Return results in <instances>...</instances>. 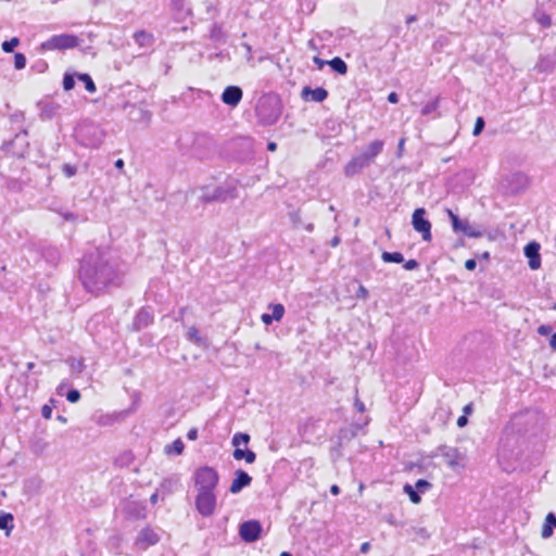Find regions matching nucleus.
I'll list each match as a JSON object with an SVG mask.
<instances>
[{
  "label": "nucleus",
  "instance_id": "nucleus-15",
  "mask_svg": "<svg viewBox=\"0 0 556 556\" xmlns=\"http://www.w3.org/2000/svg\"><path fill=\"white\" fill-rule=\"evenodd\" d=\"M252 483V477L242 469L235 471V478L230 484L229 492L232 494L240 493L244 488L250 486Z\"/></svg>",
  "mask_w": 556,
  "mask_h": 556
},
{
  "label": "nucleus",
  "instance_id": "nucleus-61",
  "mask_svg": "<svg viewBox=\"0 0 556 556\" xmlns=\"http://www.w3.org/2000/svg\"><path fill=\"white\" fill-rule=\"evenodd\" d=\"M467 424H468V418L466 417V415H463V416L458 417V419H457V426L458 427L463 428Z\"/></svg>",
  "mask_w": 556,
  "mask_h": 556
},
{
  "label": "nucleus",
  "instance_id": "nucleus-1",
  "mask_svg": "<svg viewBox=\"0 0 556 556\" xmlns=\"http://www.w3.org/2000/svg\"><path fill=\"white\" fill-rule=\"evenodd\" d=\"M78 277L87 292L100 295L122 285L123 270L110 250L97 248L83 256Z\"/></svg>",
  "mask_w": 556,
  "mask_h": 556
},
{
  "label": "nucleus",
  "instance_id": "nucleus-26",
  "mask_svg": "<svg viewBox=\"0 0 556 556\" xmlns=\"http://www.w3.org/2000/svg\"><path fill=\"white\" fill-rule=\"evenodd\" d=\"M327 65H329L331 70L337 74L345 75L348 73L346 63L339 56H336L330 61H327Z\"/></svg>",
  "mask_w": 556,
  "mask_h": 556
},
{
  "label": "nucleus",
  "instance_id": "nucleus-55",
  "mask_svg": "<svg viewBox=\"0 0 556 556\" xmlns=\"http://www.w3.org/2000/svg\"><path fill=\"white\" fill-rule=\"evenodd\" d=\"M477 267V262L473 258H469L465 262V268L467 270H473Z\"/></svg>",
  "mask_w": 556,
  "mask_h": 556
},
{
  "label": "nucleus",
  "instance_id": "nucleus-47",
  "mask_svg": "<svg viewBox=\"0 0 556 556\" xmlns=\"http://www.w3.org/2000/svg\"><path fill=\"white\" fill-rule=\"evenodd\" d=\"M290 220L295 228H300L303 226L301 214L299 211H294L290 213Z\"/></svg>",
  "mask_w": 556,
  "mask_h": 556
},
{
  "label": "nucleus",
  "instance_id": "nucleus-20",
  "mask_svg": "<svg viewBox=\"0 0 556 556\" xmlns=\"http://www.w3.org/2000/svg\"><path fill=\"white\" fill-rule=\"evenodd\" d=\"M135 42L141 49H150L155 42V37L153 34L148 33L143 29L137 30L132 36Z\"/></svg>",
  "mask_w": 556,
  "mask_h": 556
},
{
  "label": "nucleus",
  "instance_id": "nucleus-49",
  "mask_svg": "<svg viewBox=\"0 0 556 556\" xmlns=\"http://www.w3.org/2000/svg\"><path fill=\"white\" fill-rule=\"evenodd\" d=\"M66 400L71 403H76L80 400V392L77 389H72L66 393Z\"/></svg>",
  "mask_w": 556,
  "mask_h": 556
},
{
  "label": "nucleus",
  "instance_id": "nucleus-4",
  "mask_svg": "<svg viewBox=\"0 0 556 556\" xmlns=\"http://www.w3.org/2000/svg\"><path fill=\"white\" fill-rule=\"evenodd\" d=\"M193 480L197 492H215L219 475L213 467L203 466L195 470Z\"/></svg>",
  "mask_w": 556,
  "mask_h": 556
},
{
  "label": "nucleus",
  "instance_id": "nucleus-31",
  "mask_svg": "<svg viewBox=\"0 0 556 556\" xmlns=\"http://www.w3.org/2000/svg\"><path fill=\"white\" fill-rule=\"evenodd\" d=\"M185 450L181 439H176L172 444L165 446L164 451L167 455H180Z\"/></svg>",
  "mask_w": 556,
  "mask_h": 556
},
{
  "label": "nucleus",
  "instance_id": "nucleus-16",
  "mask_svg": "<svg viewBox=\"0 0 556 556\" xmlns=\"http://www.w3.org/2000/svg\"><path fill=\"white\" fill-rule=\"evenodd\" d=\"M371 163L362 153L353 156L344 167V174L348 177H353L358 174L363 168L369 166Z\"/></svg>",
  "mask_w": 556,
  "mask_h": 556
},
{
  "label": "nucleus",
  "instance_id": "nucleus-58",
  "mask_svg": "<svg viewBox=\"0 0 556 556\" xmlns=\"http://www.w3.org/2000/svg\"><path fill=\"white\" fill-rule=\"evenodd\" d=\"M313 62L317 65L319 70H321L327 64V61L320 59L317 55L313 58Z\"/></svg>",
  "mask_w": 556,
  "mask_h": 556
},
{
  "label": "nucleus",
  "instance_id": "nucleus-52",
  "mask_svg": "<svg viewBox=\"0 0 556 556\" xmlns=\"http://www.w3.org/2000/svg\"><path fill=\"white\" fill-rule=\"evenodd\" d=\"M403 267L406 270H414L419 267V263L416 260H408L404 263Z\"/></svg>",
  "mask_w": 556,
  "mask_h": 556
},
{
  "label": "nucleus",
  "instance_id": "nucleus-21",
  "mask_svg": "<svg viewBox=\"0 0 556 556\" xmlns=\"http://www.w3.org/2000/svg\"><path fill=\"white\" fill-rule=\"evenodd\" d=\"M179 486V478L172 476L165 478L159 485L157 490L161 492V496L164 498L167 495L173 494Z\"/></svg>",
  "mask_w": 556,
  "mask_h": 556
},
{
  "label": "nucleus",
  "instance_id": "nucleus-54",
  "mask_svg": "<svg viewBox=\"0 0 556 556\" xmlns=\"http://www.w3.org/2000/svg\"><path fill=\"white\" fill-rule=\"evenodd\" d=\"M51 415H52V408L49 405H47V404L43 405L42 408H41V416L45 419H50Z\"/></svg>",
  "mask_w": 556,
  "mask_h": 556
},
{
  "label": "nucleus",
  "instance_id": "nucleus-53",
  "mask_svg": "<svg viewBox=\"0 0 556 556\" xmlns=\"http://www.w3.org/2000/svg\"><path fill=\"white\" fill-rule=\"evenodd\" d=\"M355 295L357 299L365 300L368 296V290L363 285H359Z\"/></svg>",
  "mask_w": 556,
  "mask_h": 556
},
{
  "label": "nucleus",
  "instance_id": "nucleus-19",
  "mask_svg": "<svg viewBox=\"0 0 556 556\" xmlns=\"http://www.w3.org/2000/svg\"><path fill=\"white\" fill-rule=\"evenodd\" d=\"M153 321V314L148 308H141L135 317L132 327L135 330H141Z\"/></svg>",
  "mask_w": 556,
  "mask_h": 556
},
{
  "label": "nucleus",
  "instance_id": "nucleus-63",
  "mask_svg": "<svg viewBox=\"0 0 556 556\" xmlns=\"http://www.w3.org/2000/svg\"><path fill=\"white\" fill-rule=\"evenodd\" d=\"M386 521L392 526H397V521L394 517V515L390 514L388 516L384 517Z\"/></svg>",
  "mask_w": 556,
  "mask_h": 556
},
{
  "label": "nucleus",
  "instance_id": "nucleus-27",
  "mask_svg": "<svg viewBox=\"0 0 556 556\" xmlns=\"http://www.w3.org/2000/svg\"><path fill=\"white\" fill-rule=\"evenodd\" d=\"M361 430V426L358 424H352L348 428H342L339 431V439L340 440H352L355 438Z\"/></svg>",
  "mask_w": 556,
  "mask_h": 556
},
{
  "label": "nucleus",
  "instance_id": "nucleus-37",
  "mask_svg": "<svg viewBox=\"0 0 556 556\" xmlns=\"http://www.w3.org/2000/svg\"><path fill=\"white\" fill-rule=\"evenodd\" d=\"M10 123L12 125L13 130L17 131L18 126H24V114L22 112H16L10 116Z\"/></svg>",
  "mask_w": 556,
  "mask_h": 556
},
{
  "label": "nucleus",
  "instance_id": "nucleus-35",
  "mask_svg": "<svg viewBox=\"0 0 556 556\" xmlns=\"http://www.w3.org/2000/svg\"><path fill=\"white\" fill-rule=\"evenodd\" d=\"M509 180L517 184L520 189H525L528 185V177L520 172L511 174Z\"/></svg>",
  "mask_w": 556,
  "mask_h": 556
},
{
  "label": "nucleus",
  "instance_id": "nucleus-40",
  "mask_svg": "<svg viewBox=\"0 0 556 556\" xmlns=\"http://www.w3.org/2000/svg\"><path fill=\"white\" fill-rule=\"evenodd\" d=\"M438 108H439V98H435L433 101L428 102L427 104L424 105V108L421 110V114L429 115V114L435 112Z\"/></svg>",
  "mask_w": 556,
  "mask_h": 556
},
{
  "label": "nucleus",
  "instance_id": "nucleus-9",
  "mask_svg": "<svg viewBox=\"0 0 556 556\" xmlns=\"http://www.w3.org/2000/svg\"><path fill=\"white\" fill-rule=\"evenodd\" d=\"M194 505L202 517H211L216 509L217 496L215 492H197Z\"/></svg>",
  "mask_w": 556,
  "mask_h": 556
},
{
  "label": "nucleus",
  "instance_id": "nucleus-12",
  "mask_svg": "<svg viewBox=\"0 0 556 556\" xmlns=\"http://www.w3.org/2000/svg\"><path fill=\"white\" fill-rule=\"evenodd\" d=\"M263 528L258 520H248L240 525L239 535L245 543L256 542L262 534Z\"/></svg>",
  "mask_w": 556,
  "mask_h": 556
},
{
  "label": "nucleus",
  "instance_id": "nucleus-29",
  "mask_svg": "<svg viewBox=\"0 0 556 556\" xmlns=\"http://www.w3.org/2000/svg\"><path fill=\"white\" fill-rule=\"evenodd\" d=\"M458 232H463L465 236L469 238H480L482 237V231L476 229L471 226L468 220H463L460 223V228H458Z\"/></svg>",
  "mask_w": 556,
  "mask_h": 556
},
{
  "label": "nucleus",
  "instance_id": "nucleus-57",
  "mask_svg": "<svg viewBox=\"0 0 556 556\" xmlns=\"http://www.w3.org/2000/svg\"><path fill=\"white\" fill-rule=\"evenodd\" d=\"M552 331L551 326L542 325L539 327L538 332L542 336H546Z\"/></svg>",
  "mask_w": 556,
  "mask_h": 556
},
{
  "label": "nucleus",
  "instance_id": "nucleus-17",
  "mask_svg": "<svg viewBox=\"0 0 556 556\" xmlns=\"http://www.w3.org/2000/svg\"><path fill=\"white\" fill-rule=\"evenodd\" d=\"M328 91L324 87L313 89L309 86H305L301 91V98L306 102L313 101L321 103L328 98Z\"/></svg>",
  "mask_w": 556,
  "mask_h": 556
},
{
  "label": "nucleus",
  "instance_id": "nucleus-23",
  "mask_svg": "<svg viewBox=\"0 0 556 556\" xmlns=\"http://www.w3.org/2000/svg\"><path fill=\"white\" fill-rule=\"evenodd\" d=\"M41 254L42 257L51 265H56L61 260V252L56 247H45Z\"/></svg>",
  "mask_w": 556,
  "mask_h": 556
},
{
  "label": "nucleus",
  "instance_id": "nucleus-62",
  "mask_svg": "<svg viewBox=\"0 0 556 556\" xmlns=\"http://www.w3.org/2000/svg\"><path fill=\"white\" fill-rule=\"evenodd\" d=\"M138 112H139V114H140L142 119L149 121L151 118V113L150 112H148V111H146L143 109H138Z\"/></svg>",
  "mask_w": 556,
  "mask_h": 556
},
{
  "label": "nucleus",
  "instance_id": "nucleus-3",
  "mask_svg": "<svg viewBox=\"0 0 556 556\" xmlns=\"http://www.w3.org/2000/svg\"><path fill=\"white\" fill-rule=\"evenodd\" d=\"M77 141L87 148H98L103 142L105 134L91 122L81 123L75 130Z\"/></svg>",
  "mask_w": 556,
  "mask_h": 556
},
{
  "label": "nucleus",
  "instance_id": "nucleus-11",
  "mask_svg": "<svg viewBox=\"0 0 556 556\" xmlns=\"http://www.w3.org/2000/svg\"><path fill=\"white\" fill-rule=\"evenodd\" d=\"M426 213L424 207L416 208L412 216V225L417 232L421 233L425 241H430L431 223L425 217Z\"/></svg>",
  "mask_w": 556,
  "mask_h": 556
},
{
  "label": "nucleus",
  "instance_id": "nucleus-46",
  "mask_svg": "<svg viewBox=\"0 0 556 556\" xmlns=\"http://www.w3.org/2000/svg\"><path fill=\"white\" fill-rule=\"evenodd\" d=\"M484 126H485V122H484L483 117L479 116L476 119V123H475V126H473V130H472V135L473 136H479L482 132Z\"/></svg>",
  "mask_w": 556,
  "mask_h": 556
},
{
  "label": "nucleus",
  "instance_id": "nucleus-56",
  "mask_svg": "<svg viewBox=\"0 0 556 556\" xmlns=\"http://www.w3.org/2000/svg\"><path fill=\"white\" fill-rule=\"evenodd\" d=\"M198 438V429L197 428H191L189 429V431L187 432V439L188 440H197Z\"/></svg>",
  "mask_w": 556,
  "mask_h": 556
},
{
  "label": "nucleus",
  "instance_id": "nucleus-25",
  "mask_svg": "<svg viewBox=\"0 0 556 556\" xmlns=\"http://www.w3.org/2000/svg\"><path fill=\"white\" fill-rule=\"evenodd\" d=\"M232 456L236 460H245L248 464H253L256 459V454L249 448H235Z\"/></svg>",
  "mask_w": 556,
  "mask_h": 556
},
{
  "label": "nucleus",
  "instance_id": "nucleus-8",
  "mask_svg": "<svg viewBox=\"0 0 556 556\" xmlns=\"http://www.w3.org/2000/svg\"><path fill=\"white\" fill-rule=\"evenodd\" d=\"M78 46V38L74 35L62 34L54 35L48 40L40 45V49L43 51L48 50H65L72 49Z\"/></svg>",
  "mask_w": 556,
  "mask_h": 556
},
{
  "label": "nucleus",
  "instance_id": "nucleus-10",
  "mask_svg": "<svg viewBox=\"0 0 556 556\" xmlns=\"http://www.w3.org/2000/svg\"><path fill=\"white\" fill-rule=\"evenodd\" d=\"M442 456L445 460V464L455 469L460 466V460L464 459L465 455L456 447L448 446L445 444H441L433 451L430 455L431 458Z\"/></svg>",
  "mask_w": 556,
  "mask_h": 556
},
{
  "label": "nucleus",
  "instance_id": "nucleus-28",
  "mask_svg": "<svg viewBox=\"0 0 556 556\" xmlns=\"http://www.w3.org/2000/svg\"><path fill=\"white\" fill-rule=\"evenodd\" d=\"M533 18L535 20L536 23H539L544 28H548L552 26L551 15L541 9H536L534 11Z\"/></svg>",
  "mask_w": 556,
  "mask_h": 556
},
{
  "label": "nucleus",
  "instance_id": "nucleus-6",
  "mask_svg": "<svg viewBox=\"0 0 556 556\" xmlns=\"http://www.w3.org/2000/svg\"><path fill=\"white\" fill-rule=\"evenodd\" d=\"M237 186L233 182H225L216 187L212 192L208 190H203L200 200L203 203L211 202H226L227 200L237 198Z\"/></svg>",
  "mask_w": 556,
  "mask_h": 556
},
{
  "label": "nucleus",
  "instance_id": "nucleus-36",
  "mask_svg": "<svg viewBox=\"0 0 556 556\" xmlns=\"http://www.w3.org/2000/svg\"><path fill=\"white\" fill-rule=\"evenodd\" d=\"M404 492L409 496V500L414 504H418L421 501V497L419 495V492L410 484L404 485Z\"/></svg>",
  "mask_w": 556,
  "mask_h": 556
},
{
  "label": "nucleus",
  "instance_id": "nucleus-32",
  "mask_svg": "<svg viewBox=\"0 0 556 556\" xmlns=\"http://www.w3.org/2000/svg\"><path fill=\"white\" fill-rule=\"evenodd\" d=\"M384 263H403L404 256L401 252H387L384 251L381 255Z\"/></svg>",
  "mask_w": 556,
  "mask_h": 556
},
{
  "label": "nucleus",
  "instance_id": "nucleus-22",
  "mask_svg": "<svg viewBox=\"0 0 556 556\" xmlns=\"http://www.w3.org/2000/svg\"><path fill=\"white\" fill-rule=\"evenodd\" d=\"M384 142L382 140H374L361 153L372 163L375 157L382 152Z\"/></svg>",
  "mask_w": 556,
  "mask_h": 556
},
{
  "label": "nucleus",
  "instance_id": "nucleus-13",
  "mask_svg": "<svg viewBox=\"0 0 556 556\" xmlns=\"http://www.w3.org/2000/svg\"><path fill=\"white\" fill-rule=\"evenodd\" d=\"M541 245L536 241H531L523 249L525 256L528 258L529 267L536 270L541 267Z\"/></svg>",
  "mask_w": 556,
  "mask_h": 556
},
{
  "label": "nucleus",
  "instance_id": "nucleus-44",
  "mask_svg": "<svg viewBox=\"0 0 556 556\" xmlns=\"http://www.w3.org/2000/svg\"><path fill=\"white\" fill-rule=\"evenodd\" d=\"M14 66L16 70H23L26 66V56L23 53L14 54Z\"/></svg>",
  "mask_w": 556,
  "mask_h": 556
},
{
  "label": "nucleus",
  "instance_id": "nucleus-33",
  "mask_svg": "<svg viewBox=\"0 0 556 556\" xmlns=\"http://www.w3.org/2000/svg\"><path fill=\"white\" fill-rule=\"evenodd\" d=\"M77 78H78V80L84 83L85 88L88 92H90V93L96 92V90H97L96 84L89 74H87V73L78 74Z\"/></svg>",
  "mask_w": 556,
  "mask_h": 556
},
{
  "label": "nucleus",
  "instance_id": "nucleus-50",
  "mask_svg": "<svg viewBox=\"0 0 556 556\" xmlns=\"http://www.w3.org/2000/svg\"><path fill=\"white\" fill-rule=\"evenodd\" d=\"M431 486V483L428 482L427 480L425 479H419L417 480L416 484H415V489L418 491V492H425L427 491L429 488Z\"/></svg>",
  "mask_w": 556,
  "mask_h": 556
},
{
  "label": "nucleus",
  "instance_id": "nucleus-59",
  "mask_svg": "<svg viewBox=\"0 0 556 556\" xmlns=\"http://www.w3.org/2000/svg\"><path fill=\"white\" fill-rule=\"evenodd\" d=\"M62 216H63V218L65 220L75 222L77 219V216L74 213H71V212L62 213Z\"/></svg>",
  "mask_w": 556,
  "mask_h": 556
},
{
  "label": "nucleus",
  "instance_id": "nucleus-45",
  "mask_svg": "<svg viewBox=\"0 0 556 556\" xmlns=\"http://www.w3.org/2000/svg\"><path fill=\"white\" fill-rule=\"evenodd\" d=\"M62 173L65 177L71 178L76 175L77 167L75 165H71L68 163L63 164L62 166Z\"/></svg>",
  "mask_w": 556,
  "mask_h": 556
},
{
  "label": "nucleus",
  "instance_id": "nucleus-2",
  "mask_svg": "<svg viewBox=\"0 0 556 556\" xmlns=\"http://www.w3.org/2000/svg\"><path fill=\"white\" fill-rule=\"evenodd\" d=\"M255 112L262 125H274L282 113L281 100L275 94L263 96L256 104Z\"/></svg>",
  "mask_w": 556,
  "mask_h": 556
},
{
  "label": "nucleus",
  "instance_id": "nucleus-14",
  "mask_svg": "<svg viewBox=\"0 0 556 556\" xmlns=\"http://www.w3.org/2000/svg\"><path fill=\"white\" fill-rule=\"evenodd\" d=\"M242 97H243L242 89L239 86L231 85V86H227L224 89V91L220 96V100L226 105L236 108L241 102Z\"/></svg>",
  "mask_w": 556,
  "mask_h": 556
},
{
  "label": "nucleus",
  "instance_id": "nucleus-24",
  "mask_svg": "<svg viewBox=\"0 0 556 556\" xmlns=\"http://www.w3.org/2000/svg\"><path fill=\"white\" fill-rule=\"evenodd\" d=\"M554 529H556V516L553 513H548L547 516L545 517V521L542 528V538H551Z\"/></svg>",
  "mask_w": 556,
  "mask_h": 556
},
{
  "label": "nucleus",
  "instance_id": "nucleus-51",
  "mask_svg": "<svg viewBox=\"0 0 556 556\" xmlns=\"http://www.w3.org/2000/svg\"><path fill=\"white\" fill-rule=\"evenodd\" d=\"M132 459V456L130 453H125L124 455L119 456L117 459H116V464L121 465V466H126L128 465Z\"/></svg>",
  "mask_w": 556,
  "mask_h": 556
},
{
  "label": "nucleus",
  "instance_id": "nucleus-48",
  "mask_svg": "<svg viewBox=\"0 0 556 556\" xmlns=\"http://www.w3.org/2000/svg\"><path fill=\"white\" fill-rule=\"evenodd\" d=\"M31 70L37 73H45L48 70V63L45 60H38L31 65Z\"/></svg>",
  "mask_w": 556,
  "mask_h": 556
},
{
  "label": "nucleus",
  "instance_id": "nucleus-41",
  "mask_svg": "<svg viewBox=\"0 0 556 556\" xmlns=\"http://www.w3.org/2000/svg\"><path fill=\"white\" fill-rule=\"evenodd\" d=\"M20 43L18 38L13 37L10 40H5L2 43V50L7 53L13 52L14 48Z\"/></svg>",
  "mask_w": 556,
  "mask_h": 556
},
{
  "label": "nucleus",
  "instance_id": "nucleus-7",
  "mask_svg": "<svg viewBox=\"0 0 556 556\" xmlns=\"http://www.w3.org/2000/svg\"><path fill=\"white\" fill-rule=\"evenodd\" d=\"M28 132L25 126L20 125L13 139L4 141L2 149L14 156H24L28 150Z\"/></svg>",
  "mask_w": 556,
  "mask_h": 556
},
{
  "label": "nucleus",
  "instance_id": "nucleus-60",
  "mask_svg": "<svg viewBox=\"0 0 556 556\" xmlns=\"http://www.w3.org/2000/svg\"><path fill=\"white\" fill-rule=\"evenodd\" d=\"M261 319L265 325H270L275 320V318H271V314H263Z\"/></svg>",
  "mask_w": 556,
  "mask_h": 556
},
{
  "label": "nucleus",
  "instance_id": "nucleus-18",
  "mask_svg": "<svg viewBox=\"0 0 556 556\" xmlns=\"http://www.w3.org/2000/svg\"><path fill=\"white\" fill-rule=\"evenodd\" d=\"M160 541L159 534L151 528H143L137 539V544L141 546L155 545Z\"/></svg>",
  "mask_w": 556,
  "mask_h": 556
},
{
  "label": "nucleus",
  "instance_id": "nucleus-34",
  "mask_svg": "<svg viewBox=\"0 0 556 556\" xmlns=\"http://www.w3.org/2000/svg\"><path fill=\"white\" fill-rule=\"evenodd\" d=\"M249 442H250V435L244 432H237L233 434V437L231 439V444L236 448H240V445H242V444L247 445Z\"/></svg>",
  "mask_w": 556,
  "mask_h": 556
},
{
  "label": "nucleus",
  "instance_id": "nucleus-42",
  "mask_svg": "<svg viewBox=\"0 0 556 556\" xmlns=\"http://www.w3.org/2000/svg\"><path fill=\"white\" fill-rule=\"evenodd\" d=\"M447 215L451 219L452 228L455 232H458V228H460V223L463 222L452 210H446Z\"/></svg>",
  "mask_w": 556,
  "mask_h": 556
},
{
  "label": "nucleus",
  "instance_id": "nucleus-43",
  "mask_svg": "<svg viewBox=\"0 0 556 556\" xmlns=\"http://www.w3.org/2000/svg\"><path fill=\"white\" fill-rule=\"evenodd\" d=\"M187 338H188V340H190L194 343H198V344H200L202 341L201 337L199 336V331L194 326H192L188 329Z\"/></svg>",
  "mask_w": 556,
  "mask_h": 556
},
{
  "label": "nucleus",
  "instance_id": "nucleus-38",
  "mask_svg": "<svg viewBox=\"0 0 556 556\" xmlns=\"http://www.w3.org/2000/svg\"><path fill=\"white\" fill-rule=\"evenodd\" d=\"M75 86V75L71 73H65L63 76V89L65 91H70Z\"/></svg>",
  "mask_w": 556,
  "mask_h": 556
},
{
  "label": "nucleus",
  "instance_id": "nucleus-64",
  "mask_svg": "<svg viewBox=\"0 0 556 556\" xmlns=\"http://www.w3.org/2000/svg\"><path fill=\"white\" fill-rule=\"evenodd\" d=\"M549 345L554 351H556V332L552 334L549 339Z\"/></svg>",
  "mask_w": 556,
  "mask_h": 556
},
{
  "label": "nucleus",
  "instance_id": "nucleus-5",
  "mask_svg": "<svg viewBox=\"0 0 556 556\" xmlns=\"http://www.w3.org/2000/svg\"><path fill=\"white\" fill-rule=\"evenodd\" d=\"M216 150V144L212 136L207 134H197L193 137L190 153L198 160L210 159Z\"/></svg>",
  "mask_w": 556,
  "mask_h": 556
},
{
  "label": "nucleus",
  "instance_id": "nucleus-39",
  "mask_svg": "<svg viewBox=\"0 0 556 556\" xmlns=\"http://www.w3.org/2000/svg\"><path fill=\"white\" fill-rule=\"evenodd\" d=\"M270 308L273 309L271 318H275V320L279 321L285 314V307L282 304H271Z\"/></svg>",
  "mask_w": 556,
  "mask_h": 556
},
{
  "label": "nucleus",
  "instance_id": "nucleus-30",
  "mask_svg": "<svg viewBox=\"0 0 556 556\" xmlns=\"http://www.w3.org/2000/svg\"><path fill=\"white\" fill-rule=\"evenodd\" d=\"M13 515L0 510V529L5 530L7 534L13 529Z\"/></svg>",
  "mask_w": 556,
  "mask_h": 556
}]
</instances>
